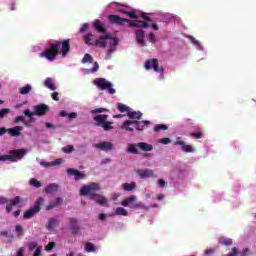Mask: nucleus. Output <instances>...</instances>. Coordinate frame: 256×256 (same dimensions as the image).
I'll return each instance as SVG.
<instances>
[{"instance_id":"393cba45","label":"nucleus","mask_w":256,"mask_h":256,"mask_svg":"<svg viewBox=\"0 0 256 256\" xmlns=\"http://www.w3.org/2000/svg\"><path fill=\"white\" fill-rule=\"evenodd\" d=\"M138 149L141 151H153V145L147 143V142H140L138 143Z\"/></svg>"},{"instance_id":"774afa93","label":"nucleus","mask_w":256,"mask_h":256,"mask_svg":"<svg viewBox=\"0 0 256 256\" xmlns=\"http://www.w3.org/2000/svg\"><path fill=\"white\" fill-rule=\"evenodd\" d=\"M68 119H77V113L71 112L70 114H68Z\"/></svg>"},{"instance_id":"2f4dec72","label":"nucleus","mask_w":256,"mask_h":256,"mask_svg":"<svg viewBox=\"0 0 256 256\" xmlns=\"http://www.w3.org/2000/svg\"><path fill=\"white\" fill-rule=\"evenodd\" d=\"M31 89H33L31 85L27 84L19 89V93L20 95H29V93H31Z\"/></svg>"},{"instance_id":"ddd939ff","label":"nucleus","mask_w":256,"mask_h":256,"mask_svg":"<svg viewBox=\"0 0 256 256\" xmlns=\"http://www.w3.org/2000/svg\"><path fill=\"white\" fill-rule=\"evenodd\" d=\"M135 201H137V196L131 195L130 197L125 198L121 202L122 207H129L130 209H133V205H135Z\"/></svg>"},{"instance_id":"6e6552de","label":"nucleus","mask_w":256,"mask_h":256,"mask_svg":"<svg viewBox=\"0 0 256 256\" xmlns=\"http://www.w3.org/2000/svg\"><path fill=\"white\" fill-rule=\"evenodd\" d=\"M144 67L147 71L153 69V71L156 73H163V71H165L163 66H159V60L157 58L147 60L144 64Z\"/></svg>"},{"instance_id":"603ef678","label":"nucleus","mask_w":256,"mask_h":256,"mask_svg":"<svg viewBox=\"0 0 256 256\" xmlns=\"http://www.w3.org/2000/svg\"><path fill=\"white\" fill-rule=\"evenodd\" d=\"M11 205H19L21 203V197L16 196L14 199L10 200Z\"/></svg>"},{"instance_id":"dca6fc26","label":"nucleus","mask_w":256,"mask_h":256,"mask_svg":"<svg viewBox=\"0 0 256 256\" xmlns=\"http://www.w3.org/2000/svg\"><path fill=\"white\" fill-rule=\"evenodd\" d=\"M136 33V41L142 47H145V31L138 29L135 31Z\"/></svg>"},{"instance_id":"680f3d73","label":"nucleus","mask_w":256,"mask_h":256,"mask_svg":"<svg viewBox=\"0 0 256 256\" xmlns=\"http://www.w3.org/2000/svg\"><path fill=\"white\" fill-rule=\"evenodd\" d=\"M53 203H54V206L57 207L58 205H61V203H63V198L58 197L54 200Z\"/></svg>"},{"instance_id":"e2e57ef3","label":"nucleus","mask_w":256,"mask_h":256,"mask_svg":"<svg viewBox=\"0 0 256 256\" xmlns=\"http://www.w3.org/2000/svg\"><path fill=\"white\" fill-rule=\"evenodd\" d=\"M51 97L54 101H59V93L58 92H53L51 94Z\"/></svg>"},{"instance_id":"09e8293b","label":"nucleus","mask_w":256,"mask_h":256,"mask_svg":"<svg viewBox=\"0 0 256 256\" xmlns=\"http://www.w3.org/2000/svg\"><path fill=\"white\" fill-rule=\"evenodd\" d=\"M39 247V244L37 242H30L28 244L29 251H35Z\"/></svg>"},{"instance_id":"4468645a","label":"nucleus","mask_w":256,"mask_h":256,"mask_svg":"<svg viewBox=\"0 0 256 256\" xmlns=\"http://www.w3.org/2000/svg\"><path fill=\"white\" fill-rule=\"evenodd\" d=\"M133 121H134V129H136V131H143L145 127H149V125L151 124V122H149L148 120H143V121L133 120Z\"/></svg>"},{"instance_id":"0eeeda50","label":"nucleus","mask_w":256,"mask_h":256,"mask_svg":"<svg viewBox=\"0 0 256 256\" xmlns=\"http://www.w3.org/2000/svg\"><path fill=\"white\" fill-rule=\"evenodd\" d=\"M44 203H45V198L43 197L38 198L34 206L24 212V219H31L33 216L37 215V213L41 211V205H43Z\"/></svg>"},{"instance_id":"c9c22d12","label":"nucleus","mask_w":256,"mask_h":256,"mask_svg":"<svg viewBox=\"0 0 256 256\" xmlns=\"http://www.w3.org/2000/svg\"><path fill=\"white\" fill-rule=\"evenodd\" d=\"M169 129V126L165 124H157L154 126V131L158 133L159 131H167Z\"/></svg>"},{"instance_id":"f257e3e1","label":"nucleus","mask_w":256,"mask_h":256,"mask_svg":"<svg viewBox=\"0 0 256 256\" xmlns=\"http://www.w3.org/2000/svg\"><path fill=\"white\" fill-rule=\"evenodd\" d=\"M71 51V40L66 39L61 41H54L50 44L49 48L45 49L40 53V57H45L47 61H55L57 55H62V57H67Z\"/></svg>"},{"instance_id":"ea45409f","label":"nucleus","mask_w":256,"mask_h":256,"mask_svg":"<svg viewBox=\"0 0 256 256\" xmlns=\"http://www.w3.org/2000/svg\"><path fill=\"white\" fill-rule=\"evenodd\" d=\"M30 185L32 187H35L36 189L41 188V183L39 182V180H37L35 178L30 179Z\"/></svg>"},{"instance_id":"4d7b16f0","label":"nucleus","mask_w":256,"mask_h":256,"mask_svg":"<svg viewBox=\"0 0 256 256\" xmlns=\"http://www.w3.org/2000/svg\"><path fill=\"white\" fill-rule=\"evenodd\" d=\"M63 161H64V160L61 159V158H58V159L52 161V167H55V166H57V165H61V163H63Z\"/></svg>"},{"instance_id":"f704fd0d","label":"nucleus","mask_w":256,"mask_h":256,"mask_svg":"<svg viewBox=\"0 0 256 256\" xmlns=\"http://www.w3.org/2000/svg\"><path fill=\"white\" fill-rule=\"evenodd\" d=\"M115 215H122V217H127L129 213L123 207H118L115 210Z\"/></svg>"},{"instance_id":"bf43d9fd","label":"nucleus","mask_w":256,"mask_h":256,"mask_svg":"<svg viewBox=\"0 0 256 256\" xmlns=\"http://www.w3.org/2000/svg\"><path fill=\"white\" fill-rule=\"evenodd\" d=\"M190 40H191V43H193V45H197V47H201V43L199 42V40L195 39L192 36H190Z\"/></svg>"},{"instance_id":"473e14b6","label":"nucleus","mask_w":256,"mask_h":256,"mask_svg":"<svg viewBox=\"0 0 256 256\" xmlns=\"http://www.w3.org/2000/svg\"><path fill=\"white\" fill-rule=\"evenodd\" d=\"M132 209H145V211H149V207H147L143 202H134Z\"/></svg>"},{"instance_id":"a18cd8bd","label":"nucleus","mask_w":256,"mask_h":256,"mask_svg":"<svg viewBox=\"0 0 256 256\" xmlns=\"http://www.w3.org/2000/svg\"><path fill=\"white\" fill-rule=\"evenodd\" d=\"M91 27V25L89 23H85L81 26L79 33H86V31H89V28Z\"/></svg>"},{"instance_id":"338daca9","label":"nucleus","mask_w":256,"mask_h":256,"mask_svg":"<svg viewBox=\"0 0 256 256\" xmlns=\"http://www.w3.org/2000/svg\"><path fill=\"white\" fill-rule=\"evenodd\" d=\"M108 163H111V158H104L101 161V165H107Z\"/></svg>"},{"instance_id":"72a5a7b5","label":"nucleus","mask_w":256,"mask_h":256,"mask_svg":"<svg viewBox=\"0 0 256 256\" xmlns=\"http://www.w3.org/2000/svg\"><path fill=\"white\" fill-rule=\"evenodd\" d=\"M23 113L26 117L29 118L30 123H35V118L33 117V115H35V112H31V110L26 109Z\"/></svg>"},{"instance_id":"c756f323","label":"nucleus","mask_w":256,"mask_h":256,"mask_svg":"<svg viewBox=\"0 0 256 256\" xmlns=\"http://www.w3.org/2000/svg\"><path fill=\"white\" fill-rule=\"evenodd\" d=\"M117 109L120 113H129L131 108L123 103H117Z\"/></svg>"},{"instance_id":"423d86ee","label":"nucleus","mask_w":256,"mask_h":256,"mask_svg":"<svg viewBox=\"0 0 256 256\" xmlns=\"http://www.w3.org/2000/svg\"><path fill=\"white\" fill-rule=\"evenodd\" d=\"M94 85L98 87V89H101V91L108 90V93H110V95H115V93L117 92L113 88V84L107 81V79L105 78H96L94 80Z\"/></svg>"},{"instance_id":"7c9ffc66","label":"nucleus","mask_w":256,"mask_h":256,"mask_svg":"<svg viewBox=\"0 0 256 256\" xmlns=\"http://www.w3.org/2000/svg\"><path fill=\"white\" fill-rule=\"evenodd\" d=\"M220 245H226V247H229L233 245V240L231 238L221 237L219 239Z\"/></svg>"},{"instance_id":"2eb2a0df","label":"nucleus","mask_w":256,"mask_h":256,"mask_svg":"<svg viewBox=\"0 0 256 256\" xmlns=\"http://www.w3.org/2000/svg\"><path fill=\"white\" fill-rule=\"evenodd\" d=\"M133 127H135L134 121L126 120L122 123V125L120 126V129H122L123 131H128L129 133H133L134 131Z\"/></svg>"},{"instance_id":"3c124183","label":"nucleus","mask_w":256,"mask_h":256,"mask_svg":"<svg viewBox=\"0 0 256 256\" xmlns=\"http://www.w3.org/2000/svg\"><path fill=\"white\" fill-rule=\"evenodd\" d=\"M190 137H194V139H203V132L190 133Z\"/></svg>"},{"instance_id":"f03ea898","label":"nucleus","mask_w":256,"mask_h":256,"mask_svg":"<svg viewBox=\"0 0 256 256\" xmlns=\"http://www.w3.org/2000/svg\"><path fill=\"white\" fill-rule=\"evenodd\" d=\"M107 39H110L111 42L109 44L108 50L106 52V58L111 59V56L115 51H117V45H119V38L111 35L106 34L102 35L96 40H94V46L93 47H99V49H105L107 47Z\"/></svg>"},{"instance_id":"6ab92c4d","label":"nucleus","mask_w":256,"mask_h":256,"mask_svg":"<svg viewBox=\"0 0 256 256\" xmlns=\"http://www.w3.org/2000/svg\"><path fill=\"white\" fill-rule=\"evenodd\" d=\"M67 173L69 175H74L75 176V181H79L81 179H85V174H83L81 171L79 170H75L73 168H70L67 170Z\"/></svg>"},{"instance_id":"864d4df0","label":"nucleus","mask_w":256,"mask_h":256,"mask_svg":"<svg viewBox=\"0 0 256 256\" xmlns=\"http://www.w3.org/2000/svg\"><path fill=\"white\" fill-rule=\"evenodd\" d=\"M239 255V249L237 247L232 248V252L228 253L226 256H237Z\"/></svg>"},{"instance_id":"7ed1b4c3","label":"nucleus","mask_w":256,"mask_h":256,"mask_svg":"<svg viewBox=\"0 0 256 256\" xmlns=\"http://www.w3.org/2000/svg\"><path fill=\"white\" fill-rule=\"evenodd\" d=\"M101 189L98 183L92 182L86 186H82L80 189V195L87 196L93 201H96L99 205H107V199L102 195L97 194V191Z\"/></svg>"},{"instance_id":"a19ab883","label":"nucleus","mask_w":256,"mask_h":256,"mask_svg":"<svg viewBox=\"0 0 256 256\" xmlns=\"http://www.w3.org/2000/svg\"><path fill=\"white\" fill-rule=\"evenodd\" d=\"M82 63H93V56L91 54H85Z\"/></svg>"},{"instance_id":"79ce46f5","label":"nucleus","mask_w":256,"mask_h":256,"mask_svg":"<svg viewBox=\"0 0 256 256\" xmlns=\"http://www.w3.org/2000/svg\"><path fill=\"white\" fill-rule=\"evenodd\" d=\"M15 231H16V233H18V236L19 237H23V235H24V230H23V226L22 225H16L15 226Z\"/></svg>"},{"instance_id":"13d9d810","label":"nucleus","mask_w":256,"mask_h":256,"mask_svg":"<svg viewBox=\"0 0 256 256\" xmlns=\"http://www.w3.org/2000/svg\"><path fill=\"white\" fill-rule=\"evenodd\" d=\"M159 143H162V145H169V143H171V139L162 138V139L159 140Z\"/></svg>"},{"instance_id":"8fccbe9b","label":"nucleus","mask_w":256,"mask_h":256,"mask_svg":"<svg viewBox=\"0 0 256 256\" xmlns=\"http://www.w3.org/2000/svg\"><path fill=\"white\" fill-rule=\"evenodd\" d=\"M40 165L41 167H45L46 169H49L50 167H53L52 162H47L44 160L40 161Z\"/></svg>"},{"instance_id":"bb28decb","label":"nucleus","mask_w":256,"mask_h":256,"mask_svg":"<svg viewBox=\"0 0 256 256\" xmlns=\"http://www.w3.org/2000/svg\"><path fill=\"white\" fill-rule=\"evenodd\" d=\"M141 117H143V113H141V111H133L130 109V111H128V118L130 119H141Z\"/></svg>"},{"instance_id":"9b49d317","label":"nucleus","mask_w":256,"mask_h":256,"mask_svg":"<svg viewBox=\"0 0 256 256\" xmlns=\"http://www.w3.org/2000/svg\"><path fill=\"white\" fill-rule=\"evenodd\" d=\"M93 119H94V125H96V127H102L107 121V119H109V115L98 114V115H95Z\"/></svg>"},{"instance_id":"b1692460","label":"nucleus","mask_w":256,"mask_h":256,"mask_svg":"<svg viewBox=\"0 0 256 256\" xmlns=\"http://www.w3.org/2000/svg\"><path fill=\"white\" fill-rule=\"evenodd\" d=\"M58 225L59 220H57V218H49L46 224V229H48V231H51L52 229H55V227H57Z\"/></svg>"},{"instance_id":"e433bc0d","label":"nucleus","mask_w":256,"mask_h":256,"mask_svg":"<svg viewBox=\"0 0 256 256\" xmlns=\"http://www.w3.org/2000/svg\"><path fill=\"white\" fill-rule=\"evenodd\" d=\"M113 122L105 121L104 124L101 126L104 131H111L113 129Z\"/></svg>"},{"instance_id":"49530a36","label":"nucleus","mask_w":256,"mask_h":256,"mask_svg":"<svg viewBox=\"0 0 256 256\" xmlns=\"http://www.w3.org/2000/svg\"><path fill=\"white\" fill-rule=\"evenodd\" d=\"M99 71V63L94 62L93 68L90 70H87V73H97Z\"/></svg>"},{"instance_id":"c85d7f7f","label":"nucleus","mask_w":256,"mask_h":256,"mask_svg":"<svg viewBox=\"0 0 256 256\" xmlns=\"http://www.w3.org/2000/svg\"><path fill=\"white\" fill-rule=\"evenodd\" d=\"M57 189H59V186L55 183H52L46 187L45 193H47V194L55 193V192H57Z\"/></svg>"},{"instance_id":"052dcab7","label":"nucleus","mask_w":256,"mask_h":256,"mask_svg":"<svg viewBox=\"0 0 256 256\" xmlns=\"http://www.w3.org/2000/svg\"><path fill=\"white\" fill-rule=\"evenodd\" d=\"M251 255V250L249 248L244 249L241 253L240 256H249Z\"/></svg>"},{"instance_id":"20e7f679","label":"nucleus","mask_w":256,"mask_h":256,"mask_svg":"<svg viewBox=\"0 0 256 256\" xmlns=\"http://www.w3.org/2000/svg\"><path fill=\"white\" fill-rule=\"evenodd\" d=\"M110 23H114L115 25H123L124 23H129V27H136L137 29H147L149 27V23L143 20H129L126 18H121L118 15H110L108 17Z\"/></svg>"},{"instance_id":"aec40b11","label":"nucleus","mask_w":256,"mask_h":256,"mask_svg":"<svg viewBox=\"0 0 256 256\" xmlns=\"http://www.w3.org/2000/svg\"><path fill=\"white\" fill-rule=\"evenodd\" d=\"M92 26L95 29V31H97L98 33H103L104 35L107 33V29H105V25H103V23H101V21L99 20H95Z\"/></svg>"},{"instance_id":"412c9836","label":"nucleus","mask_w":256,"mask_h":256,"mask_svg":"<svg viewBox=\"0 0 256 256\" xmlns=\"http://www.w3.org/2000/svg\"><path fill=\"white\" fill-rule=\"evenodd\" d=\"M127 153H131L132 155L139 154V143H128L127 144Z\"/></svg>"},{"instance_id":"5fc2aeb1","label":"nucleus","mask_w":256,"mask_h":256,"mask_svg":"<svg viewBox=\"0 0 256 256\" xmlns=\"http://www.w3.org/2000/svg\"><path fill=\"white\" fill-rule=\"evenodd\" d=\"M43 251V246H38L33 254V256H41V252Z\"/></svg>"},{"instance_id":"4c0bfd02","label":"nucleus","mask_w":256,"mask_h":256,"mask_svg":"<svg viewBox=\"0 0 256 256\" xmlns=\"http://www.w3.org/2000/svg\"><path fill=\"white\" fill-rule=\"evenodd\" d=\"M85 250L87 251V253H93L95 252V245H93V243L91 242H87L85 244Z\"/></svg>"},{"instance_id":"4be33fe9","label":"nucleus","mask_w":256,"mask_h":256,"mask_svg":"<svg viewBox=\"0 0 256 256\" xmlns=\"http://www.w3.org/2000/svg\"><path fill=\"white\" fill-rule=\"evenodd\" d=\"M95 36L92 33H87L83 36V41L88 46H94L95 45Z\"/></svg>"},{"instance_id":"f8f14e48","label":"nucleus","mask_w":256,"mask_h":256,"mask_svg":"<svg viewBox=\"0 0 256 256\" xmlns=\"http://www.w3.org/2000/svg\"><path fill=\"white\" fill-rule=\"evenodd\" d=\"M69 223L72 235L79 234V231H81V228L79 227V220H77V218H70Z\"/></svg>"},{"instance_id":"58836bf2","label":"nucleus","mask_w":256,"mask_h":256,"mask_svg":"<svg viewBox=\"0 0 256 256\" xmlns=\"http://www.w3.org/2000/svg\"><path fill=\"white\" fill-rule=\"evenodd\" d=\"M9 113H11V109L9 108H4L0 110V119H4L5 117H7V115H9Z\"/></svg>"},{"instance_id":"de8ad7c7","label":"nucleus","mask_w":256,"mask_h":256,"mask_svg":"<svg viewBox=\"0 0 256 256\" xmlns=\"http://www.w3.org/2000/svg\"><path fill=\"white\" fill-rule=\"evenodd\" d=\"M109 111L107 108H96L94 110L91 111L92 115H95L97 113H105Z\"/></svg>"},{"instance_id":"9d476101","label":"nucleus","mask_w":256,"mask_h":256,"mask_svg":"<svg viewBox=\"0 0 256 256\" xmlns=\"http://www.w3.org/2000/svg\"><path fill=\"white\" fill-rule=\"evenodd\" d=\"M95 149H100V151H105L106 153L109 151H113L115 149V146H113V143L103 141L100 143H97L94 145Z\"/></svg>"},{"instance_id":"0e129e2a","label":"nucleus","mask_w":256,"mask_h":256,"mask_svg":"<svg viewBox=\"0 0 256 256\" xmlns=\"http://www.w3.org/2000/svg\"><path fill=\"white\" fill-rule=\"evenodd\" d=\"M149 41L150 43H155L156 39H155V33L151 32L149 34Z\"/></svg>"},{"instance_id":"39448f33","label":"nucleus","mask_w":256,"mask_h":256,"mask_svg":"<svg viewBox=\"0 0 256 256\" xmlns=\"http://www.w3.org/2000/svg\"><path fill=\"white\" fill-rule=\"evenodd\" d=\"M25 155H27V149H14L11 150L9 154L0 156V161H11L12 163H15L21 161Z\"/></svg>"},{"instance_id":"a878e982","label":"nucleus","mask_w":256,"mask_h":256,"mask_svg":"<svg viewBox=\"0 0 256 256\" xmlns=\"http://www.w3.org/2000/svg\"><path fill=\"white\" fill-rule=\"evenodd\" d=\"M44 85L47 87V89H50V91H55V89H57V86H55V83H53V78L51 77L45 79Z\"/></svg>"},{"instance_id":"a211bd4d","label":"nucleus","mask_w":256,"mask_h":256,"mask_svg":"<svg viewBox=\"0 0 256 256\" xmlns=\"http://www.w3.org/2000/svg\"><path fill=\"white\" fill-rule=\"evenodd\" d=\"M137 175H139V177L141 179H149V177H153V170H149V169H138L136 171Z\"/></svg>"},{"instance_id":"69168bd1","label":"nucleus","mask_w":256,"mask_h":256,"mask_svg":"<svg viewBox=\"0 0 256 256\" xmlns=\"http://www.w3.org/2000/svg\"><path fill=\"white\" fill-rule=\"evenodd\" d=\"M20 121H25V117L24 116H17L14 119V123H20Z\"/></svg>"},{"instance_id":"c03bdc74","label":"nucleus","mask_w":256,"mask_h":256,"mask_svg":"<svg viewBox=\"0 0 256 256\" xmlns=\"http://www.w3.org/2000/svg\"><path fill=\"white\" fill-rule=\"evenodd\" d=\"M55 247H57V244L55 242H49L45 246V251H53V249H55Z\"/></svg>"},{"instance_id":"6e6d98bb","label":"nucleus","mask_w":256,"mask_h":256,"mask_svg":"<svg viewBox=\"0 0 256 256\" xmlns=\"http://www.w3.org/2000/svg\"><path fill=\"white\" fill-rule=\"evenodd\" d=\"M128 17H130L131 19H139V16L134 12V11H132V12H128L127 14H126Z\"/></svg>"},{"instance_id":"5701e85b","label":"nucleus","mask_w":256,"mask_h":256,"mask_svg":"<svg viewBox=\"0 0 256 256\" xmlns=\"http://www.w3.org/2000/svg\"><path fill=\"white\" fill-rule=\"evenodd\" d=\"M21 131H23L22 126H15L8 129V133L11 135V137H19V135H21Z\"/></svg>"},{"instance_id":"f3484780","label":"nucleus","mask_w":256,"mask_h":256,"mask_svg":"<svg viewBox=\"0 0 256 256\" xmlns=\"http://www.w3.org/2000/svg\"><path fill=\"white\" fill-rule=\"evenodd\" d=\"M174 145H180V146H181V149H182V151H184V153H193V151H195V150L193 149V146L187 145V144H185L184 141H181V140H177V141L174 143Z\"/></svg>"},{"instance_id":"cd10ccee","label":"nucleus","mask_w":256,"mask_h":256,"mask_svg":"<svg viewBox=\"0 0 256 256\" xmlns=\"http://www.w3.org/2000/svg\"><path fill=\"white\" fill-rule=\"evenodd\" d=\"M136 187H137V184L135 182L122 184V189L124 191H133V190H135Z\"/></svg>"},{"instance_id":"37998d69","label":"nucleus","mask_w":256,"mask_h":256,"mask_svg":"<svg viewBox=\"0 0 256 256\" xmlns=\"http://www.w3.org/2000/svg\"><path fill=\"white\" fill-rule=\"evenodd\" d=\"M63 153H73L75 151V148L73 145H67L66 147L62 148Z\"/></svg>"},{"instance_id":"1a4fd4ad","label":"nucleus","mask_w":256,"mask_h":256,"mask_svg":"<svg viewBox=\"0 0 256 256\" xmlns=\"http://www.w3.org/2000/svg\"><path fill=\"white\" fill-rule=\"evenodd\" d=\"M34 115H37L38 117H45L49 111H51V108L47 104H38L33 107Z\"/></svg>"}]
</instances>
